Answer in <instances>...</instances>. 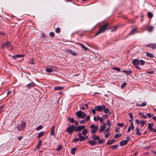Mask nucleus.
<instances>
[{
	"mask_svg": "<svg viewBox=\"0 0 156 156\" xmlns=\"http://www.w3.org/2000/svg\"><path fill=\"white\" fill-rule=\"evenodd\" d=\"M79 45L81 46L82 48H83L84 50H85L86 51L87 50H88V49L84 45H83V44H79Z\"/></svg>",
	"mask_w": 156,
	"mask_h": 156,
	"instance_id": "c9c22d12",
	"label": "nucleus"
},
{
	"mask_svg": "<svg viewBox=\"0 0 156 156\" xmlns=\"http://www.w3.org/2000/svg\"><path fill=\"white\" fill-rule=\"evenodd\" d=\"M34 86L35 84L33 82L29 83L27 85V86L28 88H30L31 87H34Z\"/></svg>",
	"mask_w": 156,
	"mask_h": 156,
	"instance_id": "4be33fe9",
	"label": "nucleus"
},
{
	"mask_svg": "<svg viewBox=\"0 0 156 156\" xmlns=\"http://www.w3.org/2000/svg\"><path fill=\"white\" fill-rule=\"evenodd\" d=\"M118 146V145H115L113 146H112L110 147L111 148L113 149H115Z\"/></svg>",
	"mask_w": 156,
	"mask_h": 156,
	"instance_id": "8fccbe9b",
	"label": "nucleus"
},
{
	"mask_svg": "<svg viewBox=\"0 0 156 156\" xmlns=\"http://www.w3.org/2000/svg\"><path fill=\"white\" fill-rule=\"evenodd\" d=\"M106 123H105L103 124V125H102L100 129L99 130V132L100 133L102 132V131H104L106 128Z\"/></svg>",
	"mask_w": 156,
	"mask_h": 156,
	"instance_id": "4468645a",
	"label": "nucleus"
},
{
	"mask_svg": "<svg viewBox=\"0 0 156 156\" xmlns=\"http://www.w3.org/2000/svg\"><path fill=\"white\" fill-rule=\"evenodd\" d=\"M133 120V119H130L129 120V121L131 123V126H132L133 127V123L132 122V120Z\"/></svg>",
	"mask_w": 156,
	"mask_h": 156,
	"instance_id": "6e6d98bb",
	"label": "nucleus"
},
{
	"mask_svg": "<svg viewBox=\"0 0 156 156\" xmlns=\"http://www.w3.org/2000/svg\"><path fill=\"white\" fill-rule=\"evenodd\" d=\"M118 125L119 126L122 127L124 126V124H123V123H119L118 124Z\"/></svg>",
	"mask_w": 156,
	"mask_h": 156,
	"instance_id": "680f3d73",
	"label": "nucleus"
},
{
	"mask_svg": "<svg viewBox=\"0 0 156 156\" xmlns=\"http://www.w3.org/2000/svg\"><path fill=\"white\" fill-rule=\"evenodd\" d=\"M136 134L137 135H141V133L138 127H137L136 128Z\"/></svg>",
	"mask_w": 156,
	"mask_h": 156,
	"instance_id": "72a5a7b5",
	"label": "nucleus"
},
{
	"mask_svg": "<svg viewBox=\"0 0 156 156\" xmlns=\"http://www.w3.org/2000/svg\"><path fill=\"white\" fill-rule=\"evenodd\" d=\"M11 45L10 43L9 42L7 41L3 44L2 46L4 48H6L10 47Z\"/></svg>",
	"mask_w": 156,
	"mask_h": 156,
	"instance_id": "f8f14e48",
	"label": "nucleus"
},
{
	"mask_svg": "<svg viewBox=\"0 0 156 156\" xmlns=\"http://www.w3.org/2000/svg\"><path fill=\"white\" fill-rule=\"evenodd\" d=\"M45 71L47 72L50 73L52 72L53 71V69H45Z\"/></svg>",
	"mask_w": 156,
	"mask_h": 156,
	"instance_id": "f704fd0d",
	"label": "nucleus"
},
{
	"mask_svg": "<svg viewBox=\"0 0 156 156\" xmlns=\"http://www.w3.org/2000/svg\"><path fill=\"white\" fill-rule=\"evenodd\" d=\"M128 143V140H123L121 141L120 142V144L121 146H123L126 144Z\"/></svg>",
	"mask_w": 156,
	"mask_h": 156,
	"instance_id": "a211bd4d",
	"label": "nucleus"
},
{
	"mask_svg": "<svg viewBox=\"0 0 156 156\" xmlns=\"http://www.w3.org/2000/svg\"><path fill=\"white\" fill-rule=\"evenodd\" d=\"M67 52L70 53L71 54L73 55L74 56H75L77 55V54L75 52L73 51L72 50H68L66 51Z\"/></svg>",
	"mask_w": 156,
	"mask_h": 156,
	"instance_id": "5701e85b",
	"label": "nucleus"
},
{
	"mask_svg": "<svg viewBox=\"0 0 156 156\" xmlns=\"http://www.w3.org/2000/svg\"><path fill=\"white\" fill-rule=\"evenodd\" d=\"M152 118L153 119L156 121V116H153Z\"/></svg>",
	"mask_w": 156,
	"mask_h": 156,
	"instance_id": "774afa93",
	"label": "nucleus"
},
{
	"mask_svg": "<svg viewBox=\"0 0 156 156\" xmlns=\"http://www.w3.org/2000/svg\"><path fill=\"white\" fill-rule=\"evenodd\" d=\"M153 16V14L151 12H149L147 14V16L149 18H151Z\"/></svg>",
	"mask_w": 156,
	"mask_h": 156,
	"instance_id": "473e14b6",
	"label": "nucleus"
},
{
	"mask_svg": "<svg viewBox=\"0 0 156 156\" xmlns=\"http://www.w3.org/2000/svg\"><path fill=\"white\" fill-rule=\"evenodd\" d=\"M121 133H119V134H115L114 136V138H117L118 137H120V136H121Z\"/></svg>",
	"mask_w": 156,
	"mask_h": 156,
	"instance_id": "58836bf2",
	"label": "nucleus"
},
{
	"mask_svg": "<svg viewBox=\"0 0 156 156\" xmlns=\"http://www.w3.org/2000/svg\"><path fill=\"white\" fill-rule=\"evenodd\" d=\"M64 89V87L61 86H57L54 87V90H59Z\"/></svg>",
	"mask_w": 156,
	"mask_h": 156,
	"instance_id": "a878e982",
	"label": "nucleus"
},
{
	"mask_svg": "<svg viewBox=\"0 0 156 156\" xmlns=\"http://www.w3.org/2000/svg\"><path fill=\"white\" fill-rule=\"evenodd\" d=\"M88 133V130L87 129H83L82 132V134L83 135L85 136Z\"/></svg>",
	"mask_w": 156,
	"mask_h": 156,
	"instance_id": "393cba45",
	"label": "nucleus"
},
{
	"mask_svg": "<svg viewBox=\"0 0 156 156\" xmlns=\"http://www.w3.org/2000/svg\"><path fill=\"white\" fill-rule=\"evenodd\" d=\"M84 126H80L77 127H75V132H77L80 131L85 128Z\"/></svg>",
	"mask_w": 156,
	"mask_h": 156,
	"instance_id": "1a4fd4ad",
	"label": "nucleus"
},
{
	"mask_svg": "<svg viewBox=\"0 0 156 156\" xmlns=\"http://www.w3.org/2000/svg\"><path fill=\"white\" fill-rule=\"evenodd\" d=\"M148 128L149 129L150 131L153 132V130L154 129L152 127L154 126V124L153 123H149L148 124Z\"/></svg>",
	"mask_w": 156,
	"mask_h": 156,
	"instance_id": "ddd939ff",
	"label": "nucleus"
},
{
	"mask_svg": "<svg viewBox=\"0 0 156 156\" xmlns=\"http://www.w3.org/2000/svg\"><path fill=\"white\" fill-rule=\"evenodd\" d=\"M49 35L51 37H53L54 36V33L53 32H51L49 34Z\"/></svg>",
	"mask_w": 156,
	"mask_h": 156,
	"instance_id": "bf43d9fd",
	"label": "nucleus"
},
{
	"mask_svg": "<svg viewBox=\"0 0 156 156\" xmlns=\"http://www.w3.org/2000/svg\"><path fill=\"white\" fill-rule=\"evenodd\" d=\"M44 132H41L39 133L38 134V136H37V138H39L40 137H41V136H43L44 135Z\"/></svg>",
	"mask_w": 156,
	"mask_h": 156,
	"instance_id": "7c9ffc66",
	"label": "nucleus"
},
{
	"mask_svg": "<svg viewBox=\"0 0 156 156\" xmlns=\"http://www.w3.org/2000/svg\"><path fill=\"white\" fill-rule=\"evenodd\" d=\"M68 120L71 123H73L75 122L74 119L73 118H69Z\"/></svg>",
	"mask_w": 156,
	"mask_h": 156,
	"instance_id": "a18cd8bd",
	"label": "nucleus"
},
{
	"mask_svg": "<svg viewBox=\"0 0 156 156\" xmlns=\"http://www.w3.org/2000/svg\"><path fill=\"white\" fill-rule=\"evenodd\" d=\"M132 63L136 68L140 69L141 68L138 66V65L143 66L144 65L145 62L142 59L139 60L138 59H134L132 61Z\"/></svg>",
	"mask_w": 156,
	"mask_h": 156,
	"instance_id": "f257e3e1",
	"label": "nucleus"
},
{
	"mask_svg": "<svg viewBox=\"0 0 156 156\" xmlns=\"http://www.w3.org/2000/svg\"><path fill=\"white\" fill-rule=\"evenodd\" d=\"M139 115H140L142 118L145 119L147 118V116L145 115L142 114L141 113H139Z\"/></svg>",
	"mask_w": 156,
	"mask_h": 156,
	"instance_id": "a19ab883",
	"label": "nucleus"
},
{
	"mask_svg": "<svg viewBox=\"0 0 156 156\" xmlns=\"http://www.w3.org/2000/svg\"><path fill=\"white\" fill-rule=\"evenodd\" d=\"M75 114L77 117L81 119L85 118L87 116L86 114L81 111L76 112Z\"/></svg>",
	"mask_w": 156,
	"mask_h": 156,
	"instance_id": "7ed1b4c3",
	"label": "nucleus"
},
{
	"mask_svg": "<svg viewBox=\"0 0 156 156\" xmlns=\"http://www.w3.org/2000/svg\"><path fill=\"white\" fill-rule=\"evenodd\" d=\"M60 29L59 27H57L56 28L55 30L56 32L57 33H59L60 32Z\"/></svg>",
	"mask_w": 156,
	"mask_h": 156,
	"instance_id": "603ef678",
	"label": "nucleus"
},
{
	"mask_svg": "<svg viewBox=\"0 0 156 156\" xmlns=\"http://www.w3.org/2000/svg\"><path fill=\"white\" fill-rule=\"evenodd\" d=\"M79 140V139L77 138H74L73 140V141L74 142H76L78 141Z\"/></svg>",
	"mask_w": 156,
	"mask_h": 156,
	"instance_id": "864d4df0",
	"label": "nucleus"
},
{
	"mask_svg": "<svg viewBox=\"0 0 156 156\" xmlns=\"http://www.w3.org/2000/svg\"><path fill=\"white\" fill-rule=\"evenodd\" d=\"M82 134L81 133H78L77 135L79 138V140L80 141H83L84 140L87 139L88 137L87 136H82Z\"/></svg>",
	"mask_w": 156,
	"mask_h": 156,
	"instance_id": "423d86ee",
	"label": "nucleus"
},
{
	"mask_svg": "<svg viewBox=\"0 0 156 156\" xmlns=\"http://www.w3.org/2000/svg\"><path fill=\"white\" fill-rule=\"evenodd\" d=\"M147 105V102L146 101H145L142 103V104H140L139 103H136V106H139L140 107H142L145 106Z\"/></svg>",
	"mask_w": 156,
	"mask_h": 156,
	"instance_id": "f3484780",
	"label": "nucleus"
},
{
	"mask_svg": "<svg viewBox=\"0 0 156 156\" xmlns=\"http://www.w3.org/2000/svg\"><path fill=\"white\" fill-rule=\"evenodd\" d=\"M55 129V126H52L51 129V134L53 136L54 135V131Z\"/></svg>",
	"mask_w": 156,
	"mask_h": 156,
	"instance_id": "dca6fc26",
	"label": "nucleus"
},
{
	"mask_svg": "<svg viewBox=\"0 0 156 156\" xmlns=\"http://www.w3.org/2000/svg\"><path fill=\"white\" fill-rule=\"evenodd\" d=\"M105 108V106L104 105H102L101 106H97L94 107L96 111L98 112H101L103 111L104 108Z\"/></svg>",
	"mask_w": 156,
	"mask_h": 156,
	"instance_id": "0eeeda50",
	"label": "nucleus"
},
{
	"mask_svg": "<svg viewBox=\"0 0 156 156\" xmlns=\"http://www.w3.org/2000/svg\"><path fill=\"white\" fill-rule=\"evenodd\" d=\"M26 127V124L25 122L23 121H21V124L20 125H18L17 128L19 131H21L24 130Z\"/></svg>",
	"mask_w": 156,
	"mask_h": 156,
	"instance_id": "20e7f679",
	"label": "nucleus"
},
{
	"mask_svg": "<svg viewBox=\"0 0 156 156\" xmlns=\"http://www.w3.org/2000/svg\"><path fill=\"white\" fill-rule=\"evenodd\" d=\"M42 145V141L41 140H39L37 144L36 147V149L38 150H39L41 148V146Z\"/></svg>",
	"mask_w": 156,
	"mask_h": 156,
	"instance_id": "2eb2a0df",
	"label": "nucleus"
},
{
	"mask_svg": "<svg viewBox=\"0 0 156 156\" xmlns=\"http://www.w3.org/2000/svg\"><path fill=\"white\" fill-rule=\"evenodd\" d=\"M153 27H148L147 29L148 31L149 32H151L153 30Z\"/></svg>",
	"mask_w": 156,
	"mask_h": 156,
	"instance_id": "37998d69",
	"label": "nucleus"
},
{
	"mask_svg": "<svg viewBox=\"0 0 156 156\" xmlns=\"http://www.w3.org/2000/svg\"><path fill=\"white\" fill-rule=\"evenodd\" d=\"M43 128L42 126L40 125L39 126H37L36 128V130H40L41 129H42Z\"/></svg>",
	"mask_w": 156,
	"mask_h": 156,
	"instance_id": "de8ad7c7",
	"label": "nucleus"
},
{
	"mask_svg": "<svg viewBox=\"0 0 156 156\" xmlns=\"http://www.w3.org/2000/svg\"><path fill=\"white\" fill-rule=\"evenodd\" d=\"M95 110H96L95 109V108L92 109L91 110V112H92V113L93 114H95V113H96Z\"/></svg>",
	"mask_w": 156,
	"mask_h": 156,
	"instance_id": "052dcab7",
	"label": "nucleus"
},
{
	"mask_svg": "<svg viewBox=\"0 0 156 156\" xmlns=\"http://www.w3.org/2000/svg\"><path fill=\"white\" fill-rule=\"evenodd\" d=\"M110 135V133H107L105 135V137L106 138L108 137Z\"/></svg>",
	"mask_w": 156,
	"mask_h": 156,
	"instance_id": "13d9d810",
	"label": "nucleus"
},
{
	"mask_svg": "<svg viewBox=\"0 0 156 156\" xmlns=\"http://www.w3.org/2000/svg\"><path fill=\"white\" fill-rule=\"evenodd\" d=\"M86 108H87V104L82 105V106L80 107V108L82 110H84Z\"/></svg>",
	"mask_w": 156,
	"mask_h": 156,
	"instance_id": "c756f323",
	"label": "nucleus"
},
{
	"mask_svg": "<svg viewBox=\"0 0 156 156\" xmlns=\"http://www.w3.org/2000/svg\"><path fill=\"white\" fill-rule=\"evenodd\" d=\"M88 142V143L91 145H94L96 144V142L92 140H89Z\"/></svg>",
	"mask_w": 156,
	"mask_h": 156,
	"instance_id": "bb28decb",
	"label": "nucleus"
},
{
	"mask_svg": "<svg viewBox=\"0 0 156 156\" xmlns=\"http://www.w3.org/2000/svg\"><path fill=\"white\" fill-rule=\"evenodd\" d=\"M147 116L149 118H150L153 115V114H152L150 113L147 114Z\"/></svg>",
	"mask_w": 156,
	"mask_h": 156,
	"instance_id": "5fc2aeb1",
	"label": "nucleus"
},
{
	"mask_svg": "<svg viewBox=\"0 0 156 156\" xmlns=\"http://www.w3.org/2000/svg\"><path fill=\"white\" fill-rule=\"evenodd\" d=\"M122 72L125 73L127 75H129L131 74L132 73V71L129 70L128 71H126L125 70H123Z\"/></svg>",
	"mask_w": 156,
	"mask_h": 156,
	"instance_id": "aec40b11",
	"label": "nucleus"
},
{
	"mask_svg": "<svg viewBox=\"0 0 156 156\" xmlns=\"http://www.w3.org/2000/svg\"><path fill=\"white\" fill-rule=\"evenodd\" d=\"M105 142V140L103 139H99L98 140V143L99 144L104 143Z\"/></svg>",
	"mask_w": 156,
	"mask_h": 156,
	"instance_id": "ea45409f",
	"label": "nucleus"
},
{
	"mask_svg": "<svg viewBox=\"0 0 156 156\" xmlns=\"http://www.w3.org/2000/svg\"><path fill=\"white\" fill-rule=\"evenodd\" d=\"M113 69L118 72H120L121 71V69L120 68L116 67H114L113 68Z\"/></svg>",
	"mask_w": 156,
	"mask_h": 156,
	"instance_id": "c03bdc74",
	"label": "nucleus"
},
{
	"mask_svg": "<svg viewBox=\"0 0 156 156\" xmlns=\"http://www.w3.org/2000/svg\"><path fill=\"white\" fill-rule=\"evenodd\" d=\"M107 123L108 125L110 126L111 125V123L109 120H108L107 121Z\"/></svg>",
	"mask_w": 156,
	"mask_h": 156,
	"instance_id": "4d7b16f0",
	"label": "nucleus"
},
{
	"mask_svg": "<svg viewBox=\"0 0 156 156\" xmlns=\"http://www.w3.org/2000/svg\"><path fill=\"white\" fill-rule=\"evenodd\" d=\"M146 46L154 49L156 48V44L154 43L148 44L146 45Z\"/></svg>",
	"mask_w": 156,
	"mask_h": 156,
	"instance_id": "9b49d317",
	"label": "nucleus"
},
{
	"mask_svg": "<svg viewBox=\"0 0 156 156\" xmlns=\"http://www.w3.org/2000/svg\"><path fill=\"white\" fill-rule=\"evenodd\" d=\"M146 55L147 56L152 58L154 57V55L152 53H149L148 51L146 52Z\"/></svg>",
	"mask_w": 156,
	"mask_h": 156,
	"instance_id": "6ab92c4d",
	"label": "nucleus"
},
{
	"mask_svg": "<svg viewBox=\"0 0 156 156\" xmlns=\"http://www.w3.org/2000/svg\"><path fill=\"white\" fill-rule=\"evenodd\" d=\"M110 129V127H109L107 128L105 130V131L106 132H108L109 131Z\"/></svg>",
	"mask_w": 156,
	"mask_h": 156,
	"instance_id": "338daca9",
	"label": "nucleus"
},
{
	"mask_svg": "<svg viewBox=\"0 0 156 156\" xmlns=\"http://www.w3.org/2000/svg\"><path fill=\"white\" fill-rule=\"evenodd\" d=\"M77 148L76 147H74L72 149L71 153L73 154H74L75 153V151L77 150Z\"/></svg>",
	"mask_w": 156,
	"mask_h": 156,
	"instance_id": "c85d7f7f",
	"label": "nucleus"
},
{
	"mask_svg": "<svg viewBox=\"0 0 156 156\" xmlns=\"http://www.w3.org/2000/svg\"><path fill=\"white\" fill-rule=\"evenodd\" d=\"M137 30V29L136 28H133L129 33V35H132L135 34Z\"/></svg>",
	"mask_w": 156,
	"mask_h": 156,
	"instance_id": "412c9836",
	"label": "nucleus"
},
{
	"mask_svg": "<svg viewBox=\"0 0 156 156\" xmlns=\"http://www.w3.org/2000/svg\"><path fill=\"white\" fill-rule=\"evenodd\" d=\"M126 83L125 82L122 83V85L121 86V88H123L126 85Z\"/></svg>",
	"mask_w": 156,
	"mask_h": 156,
	"instance_id": "09e8293b",
	"label": "nucleus"
},
{
	"mask_svg": "<svg viewBox=\"0 0 156 156\" xmlns=\"http://www.w3.org/2000/svg\"><path fill=\"white\" fill-rule=\"evenodd\" d=\"M147 73L149 74H153L154 73V71H147L146 72Z\"/></svg>",
	"mask_w": 156,
	"mask_h": 156,
	"instance_id": "69168bd1",
	"label": "nucleus"
},
{
	"mask_svg": "<svg viewBox=\"0 0 156 156\" xmlns=\"http://www.w3.org/2000/svg\"><path fill=\"white\" fill-rule=\"evenodd\" d=\"M90 116L89 115H88L86 118L85 120L86 121V122H87L88 120L90 119Z\"/></svg>",
	"mask_w": 156,
	"mask_h": 156,
	"instance_id": "e2e57ef3",
	"label": "nucleus"
},
{
	"mask_svg": "<svg viewBox=\"0 0 156 156\" xmlns=\"http://www.w3.org/2000/svg\"><path fill=\"white\" fill-rule=\"evenodd\" d=\"M135 121L137 123L141 124L142 126H143L146 123V121L144 120H140L138 119H136Z\"/></svg>",
	"mask_w": 156,
	"mask_h": 156,
	"instance_id": "9d476101",
	"label": "nucleus"
},
{
	"mask_svg": "<svg viewBox=\"0 0 156 156\" xmlns=\"http://www.w3.org/2000/svg\"><path fill=\"white\" fill-rule=\"evenodd\" d=\"M108 24L106 23L102 26H101L99 28L98 31L95 35L94 36L96 37L97 35L100 34L104 32L107 29V27L108 26Z\"/></svg>",
	"mask_w": 156,
	"mask_h": 156,
	"instance_id": "f03ea898",
	"label": "nucleus"
},
{
	"mask_svg": "<svg viewBox=\"0 0 156 156\" xmlns=\"http://www.w3.org/2000/svg\"><path fill=\"white\" fill-rule=\"evenodd\" d=\"M92 138L93 140H99L100 138V137L97 135H94L92 136Z\"/></svg>",
	"mask_w": 156,
	"mask_h": 156,
	"instance_id": "b1692460",
	"label": "nucleus"
},
{
	"mask_svg": "<svg viewBox=\"0 0 156 156\" xmlns=\"http://www.w3.org/2000/svg\"><path fill=\"white\" fill-rule=\"evenodd\" d=\"M128 115L131 119H133V114L131 113H129V114Z\"/></svg>",
	"mask_w": 156,
	"mask_h": 156,
	"instance_id": "3c124183",
	"label": "nucleus"
},
{
	"mask_svg": "<svg viewBox=\"0 0 156 156\" xmlns=\"http://www.w3.org/2000/svg\"><path fill=\"white\" fill-rule=\"evenodd\" d=\"M118 28V27L117 26H115L113 30H112V31H113L115 30H116Z\"/></svg>",
	"mask_w": 156,
	"mask_h": 156,
	"instance_id": "0e129e2a",
	"label": "nucleus"
},
{
	"mask_svg": "<svg viewBox=\"0 0 156 156\" xmlns=\"http://www.w3.org/2000/svg\"><path fill=\"white\" fill-rule=\"evenodd\" d=\"M62 148V146L61 145H59L58 146L57 148L56 149L57 151H59Z\"/></svg>",
	"mask_w": 156,
	"mask_h": 156,
	"instance_id": "79ce46f5",
	"label": "nucleus"
},
{
	"mask_svg": "<svg viewBox=\"0 0 156 156\" xmlns=\"http://www.w3.org/2000/svg\"><path fill=\"white\" fill-rule=\"evenodd\" d=\"M109 111L110 110L108 108H106L105 106V108L103 109V112L104 113H108L109 112Z\"/></svg>",
	"mask_w": 156,
	"mask_h": 156,
	"instance_id": "2f4dec72",
	"label": "nucleus"
},
{
	"mask_svg": "<svg viewBox=\"0 0 156 156\" xmlns=\"http://www.w3.org/2000/svg\"><path fill=\"white\" fill-rule=\"evenodd\" d=\"M134 126H133V127H132V126H131V125H130V126H129L128 128V129H127V132H130V130H131V129H132L133 130V129H134Z\"/></svg>",
	"mask_w": 156,
	"mask_h": 156,
	"instance_id": "e433bc0d",
	"label": "nucleus"
},
{
	"mask_svg": "<svg viewBox=\"0 0 156 156\" xmlns=\"http://www.w3.org/2000/svg\"><path fill=\"white\" fill-rule=\"evenodd\" d=\"M90 127L91 129H92L90 132L93 134H94L98 130V126H96L94 124L91 125Z\"/></svg>",
	"mask_w": 156,
	"mask_h": 156,
	"instance_id": "39448f33",
	"label": "nucleus"
},
{
	"mask_svg": "<svg viewBox=\"0 0 156 156\" xmlns=\"http://www.w3.org/2000/svg\"><path fill=\"white\" fill-rule=\"evenodd\" d=\"M115 141V140H111L107 142L106 144L108 145H110L113 143Z\"/></svg>",
	"mask_w": 156,
	"mask_h": 156,
	"instance_id": "cd10ccee",
	"label": "nucleus"
},
{
	"mask_svg": "<svg viewBox=\"0 0 156 156\" xmlns=\"http://www.w3.org/2000/svg\"><path fill=\"white\" fill-rule=\"evenodd\" d=\"M97 119L99 121L103 123V119L100 117L99 116L98 117Z\"/></svg>",
	"mask_w": 156,
	"mask_h": 156,
	"instance_id": "4c0bfd02",
	"label": "nucleus"
},
{
	"mask_svg": "<svg viewBox=\"0 0 156 156\" xmlns=\"http://www.w3.org/2000/svg\"><path fill=\"white\" fill-rule=\"evenodd\" d=\"M73 131H75V126L72 125L66 129V132L69 133H71Z\"/></svg>",
	"mask_w": 156,
	"mask_h": 156,
	"instance_id": "6e6552de",
	"label": "nucleus"
},
{
	"mask_svg": "<svg viewBox=\"0 0 156 156\" xmlns=\"http://www.w3.org/2000/svg\"><path fill=\"white\" fill-rule=\"evenodd\" d=\"M24 56V55H15V56H14V57H17V58H21V57H23Z\"/></svg>",
	"mask_w": 156,
	"mask_h": 156,
	"instance_id": "49530a36",
	"label": "nucleus"
}]
</instances>
